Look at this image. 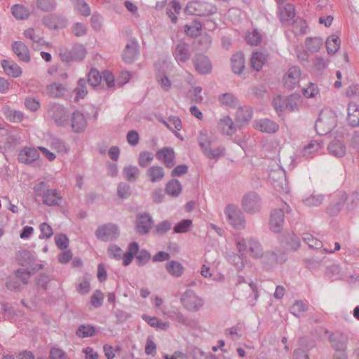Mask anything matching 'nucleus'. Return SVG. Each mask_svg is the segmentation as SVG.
Listing matches in <instances>:
<instances>
[{
    "label": "nucleus",
    "instance_id": "obj_1",
    "mask_svg": "<svg viewBox=\"0 0 359 359\" xmlns=\"http://www.w3.org/2000/svg\"><path fill=\"white\" fill-rule=\"evenodd\" d=\"M336 116L331 110L321 111L316 122V130L319 135H325L330 133L336 126Z\"/></svg>",
    "mask_w": 359,
    "mask_h": 359
},
{
    "label": "nucleus",
    "instance_id": "obj_2",
    "mask_svg": "<svg viewBox=\"0 0 359 359\" xmlns=\"http://www.w3.org/2000/svg\"><path fill=\"white\" fill-rule=\"evenodd\" d=\"M217 12V8L212 4L203 1L189 2L185 8V13L198 16H208Z\"/></svg>",
    "mask_w": 359,
    "mask_h": 359
},
{
    "label": "nucleus",
    "instance_id": "obj_3",
    "mask_svg": "<svg viewBox=\"0 0 359 359\" xmlns=\"http://www.w3.org/2000/svg\"><path fill=\"white\" fill-rule=\"evenodd\" d=\"M47 112L48 116L57 126H65L69 122V113L62 104L50 103Z\"/></svg>",
    "mask_w": 359,
    "mask_h": 359
},
{
    "label": "nucleus",
    "instance_id": "obj_4",
    "mask_svg": "<svg viewBox=\"0 0 359 359\" xmlns=\"http://www.w3.org/2000/svg\"><path fill=\"white\" fill-rule=\"evenodd\" d=\"M290 212L291 208L286 203H284L282 208L273 210L269 219L270 229L274 233H279L283 226L285 212Z\"/></svg>",
    "mask_w": 359,
    "mask_h": 359
},
{
    "label": "nucleus",
    "instance_id": "obj_5",
    "mask_svg": "<svg viewBox=\"0 0 359 359\" xmlns=\"http://www.w3.org/2000/svg\"><path fill=\"white\" fill-rule=\"evenodd\" d=\"M180 302L188 311L196 312L203 305V300L191 290H187L181 296Z\"/></svg>",
    "mask_w": 359,
    "mask_h": 359
},
{
    "label": "nucleus",
    "instance_id": "obj_6",
    "mask_svg": "<svg viewBox=\"0 0 359 359\" xmlns=\"http://www.w3.org/2000/svg\"><path fill=\"white\" fill-rule=\"evenodd\" d=\"M224 213L227 217L229 224L234 228L238 229L245 228V219L244 215L236 205H228L224 210Z\"/></svg>",
    "mask_w": 359,
    "mask_h": 359
},
{
    "label": "nucleus",
    "instance_id": "obj_7",
    "mask_svg": "<svg viewBox=\"0 0 359 359\" xmlns=\"http://www.w3.org/2000/svg\"><path fill=\"white\" fill-rule=\"evenodd\" d=\"M198 142L204 154L208 158L217 160L220 156L224 155V148L221 147L214 149L210 148L212 142L206 134L201 133L198 137Z\"/></svg>",
    "mask_w": 359,
    "mask_h": 359
},
{
    "label": "nucleus",
    "instance_id": "obj_8",
    "mask_svg": "<svg viewBox=\"0 0 359 359\" xmlns=\"http://www.w3.org/2000/svg\"><path fill=\"white\" fill-rule=\"evenodd\" d=\"M269 180L273 188L280 193H287L289 191L286 180L285 171L280 168L271 170L269 175Z\"/></svg>",
    "mask_w": 359,
    "mask_h": 359
},
{
    "label": "nucleus",
    "instance_id": "obj_9",
    "mask_svg": "<svg viewBox=\"0 0 359 359\" xmlns=\"http://www.w3.org/2000/svg\"><path fill=\"white\" fill-rule=\"evenodd\" d=\"M261 198L255 191H250L243 196L241 205L244 211L248 214L258 212L261 208Z\"/></svg>",
    "mask_w": 359,
    "mask_h": 359
},
{
    "label": "nucleus",
    "instance_id": "obj_10",
    "mask_svg": "<svg viewBox=\"0 0 359 359\" xmlns=\"http://www.w3.org/2000/svg\"><path fill=\"white\" fill-rule=\"evenodd\" d=\"M95 236L100 241L104 242L111 241L119 236L118 227L112 223L102 225L95 231Z\"/></svg>",
    "mask_w": 359,
    "mask_h": 359
},
{
    "label": "nucleus",
    "instance_id": "obj_11",
    "mask_svg": "<svg viewBox=\"0 0 359 359\" xmlns=\"http://www.w3.org/2000/svg\"><path fill=\"white\" fill-rule=\"evenodd\" d=\"M153 224V219L149 213L143 212L137 215L135 230L139 235L147 234L150 231Z\"/></svg>",
    "mask_w": 359,
    "mask_h": 359
},
{
    "label": "nucleus",
    "instance_id": "obj_12",
    "mask_svg": "<svg viewBox=\"0 0 359 359\" xmlns=\"http://www.w3.org/2000/svg\"><path fill=\"white\" fill-rule=\"evenodd\" d=\"M138 54V43L135 39H133L126 45L122 54V58L126 63L131 64L136 60Z\"/></svg>",
    "mask_w": 359,
    "mask_h": 359
},
{
    "label": "nucleus",
    "instance_id": "obj_13",
    "mask_svg": "<svg viewBox=\"0 0 359 359\" xmlns=\"http://www.w3.org/2000/svg\"><path fill=\"white\" fill-rule=\"evenodd\" d=\"M260 258L262 259V264H264L267 269L278 263L281 264L284 262L286 259L283 252H278L276 253L273 251H267L265 253L263 252V255Z\"/></svg>",
    "mask_w": 359,
    "mask_h": 359
},
{
    "label": "nucleus",
    "instance_id": "obj_14",
    "mask_svg": "<svg viewBox=\"0 0 359 359\" xmlns=\"http://www.w3.org/2000/svg\"><path fill=\"white\" fill-rule=\"evenodd\" d=\"M300 76V68L297 66L292 67L284 77V86L289 89L294 88L299 84Z\"/></svg>",
    "mask_w": 359,
    "mask_h": 359
},
{
    "label": "nucleus",
    "instance_id": "obj_15",
    "mask_svg": "<svg viewBox=\"0 0 359 359\" xmlns=\"http://www.w3.org/2000/svg\"><path fill=\"white\" fill-rule=\"evenodd\" d=\"M278 15L283 24L291 25L294 20L295 9L292 4H286L278 7Z\"/></svg>",
    "mask_w": 359,
    "mask_h": 359
},
{
    "label": "nucleus",
    "instance_id": "obj_16",
    "mask_svg": "<svg viewBox=\"0 0 359 359\" xmlns=\"http://www.w3.org/2000/svg\"><path fill=\"white\" fill-rule=\"evenodd\" d=\"M196 70L201 74H210L212 71V64L207 56L198 55L193 59Z\"/></svg>",
    "mask_w": 359,
    "mask_h": 359
},
{
    "label": "nucleus",
    "instance_id": "obj_17",
    "mask_svg": "<svg viewBox=\"0 0 359 359\" xmlns=\"http://www.w3.org/2000/svg\"><path fill=\"white\" fill-rule=\"evenodd\" d=\"M173 55L178 62L184 63L188 61L191 57L189 45L184 41H179L175 46Z\"/></svg>",
    "mask_w": 359,
    "mask_h": 359
},
{
    "label": "nucleus",
    "instance_id": "obj_18",
    "mask_svg": "<svg viewBox=\"0 0 359 359\" xmlns=\"http://www.w3.org/2000/svg\"><path fill=\"white\" fill-rule=\"evenodd\" d=\"M331 346L334 350H346L348 337L341 332L332 333L329 337Z\"/></svg>",
    "mask_w": 359,
    "mask_h": 359
},
{
    "label": "nucleus",
    "instance_id": "obj_19",
    "mask_svg": "<svg viewBox=\"0 0 359 359\" xmlns=\"http://www.w3.org/2000/svg\"><path fill=\"white\" fill-rule=\"evenodd\" d=\"M156 157L159 161H163L168 168H172L175 164V152L172 148L163 147L159 149L156 154Z\"/></svg>",
    "mask_w": 359,
    "mask_h": 359
},
{
    "label": "nucleus",
    "instance_id": "obj_20",
    "mask_svg": "<svg viewBox=\"0 0 359 359\" xmlns=\"http://www.w3.org/2000/svg\"><path fill=\"white\" fill-rule=\"evenodd\" d=\"M71 126L74 133H79L84 131L87 126V121L84 115L78 110L74 111L71 117Z\"/></svg>",
    "mask_w": 359,
    "mask_h": 359
},
{
    "label": "nucleus",
    "instance_id": "obj_21",
    "mask_svg": "<svg viewBox=\"0 0 359 359\" xmlns=\"http://www.w3.org/2000/svg\"><path fill=\"white\" fill-rule=\"evenodd\" d=\"M279 240L287 250H297L300 246L299 238L293 233H285L280 236Z\"/></svg>",
    "mask_w": 359,
    "mask_h": 359
},
{
    "label": "nucleus",
    "instance_id": "obj_22",
    "mask_svg": "<svg viewBox=\"0 0 359 359\" xmlns=\"http://www.w3.org/2000/svg\"><path fill=\"white\" fill-rule=\"evenodd\" d=\"M39 157V151L34 148L25 147L18 154V161L25 164H31Z\"/></svg>",
    "mask_w": 359,
    "mask_h": 359
},
{
    "label": "nucleus",
    "instance_id": "obj_23",
    "mask_svg": "<svg viewBox=\"0 0 359 359\" xmlns=\"http://www.w3.org/2000/svg\"><path fill=\"white\" fill-rule=\"evenodd\" d=\"M255 129L259 130L263 133H273L278 131L279 126L269 118L261 119L254 123Z\"/></svg>",
    "mask_w": 359,
    "mask_h": 359
},
{
    "label": "nucleus",
    "instance_id": "obj_24",
    "mask_svg": "<svg viewBox=\"0 0 359 359\" xmlns=\"http://www.w3.org/2000/svg\"><path fill=\"white\" fill-rule=\"evenodd\" d=\"M43 203L48 206H59L62 202V196L55 189H48L43 194Z\"/></svg>",
    "mask_w": 359,
    "mask_h": 359
},
{
    "label": "nucleus",
    "instance_id": "obj_25",
    "mask_svg": "<svg viewBox=\"0 0 359 359\" xmlns=\"http://www.w3.org/2000/svg\"><path fill=\"white\" fill-rule=\"evenodd\" d=\"M12 48L13 52L21 61L29 62L30 60V55L28 48L22 41L13 42Z\"/></svg>",
    "mask_w": 359,
    "mask_h": 359
},
{
    "label": "nucleus",
    "instance_id": "obj_26",
    "mask_svg": "<svg viewBox=\"0 0 359 359\" xmlns=\"http://www.w3.org/2000/svg\"><path fill=\"white\" fill-rule=\"evenodd\" d=\"M218 127L222 134L228 136L233 135L236 131V128L232 119L228 116L223 117L219 121Z\"/></svg>",
    "mask_w": 359,
    "mask_h": 359
},
{
    "label": "nucleus",
    "instance_id": "obj_27",
    "mask_svg": "<svg viewBox=\"0 0 359 359\" xmlns=\"http://www.w3.org/2000/svg\"><path fill=\"white\" fill-rule=\"evenodd\" d=\"M2 112L10 122L20 123L24 118V114L22 111L13 109L8 105L2 107Z\"/></svg>",
    "mask_w": 359,
    "mask_h": 359
},
{
    "label": "nucleus",
    "instance_id": "obj_28",
    "mask_svg": "<svg viewBox=\"0 0 359 359\" xmlns=\"http://www.w3.org/2000/svg\"><path fill=\"white\" fill-rule=\"evenodd\" d=\"M1 66L4 72L12 77L17 78L22 74L21 68L13 61L3 60L1 61Z\"/></svg>",
    "mask_w": 359,
    "mask_h": 359
},
{
    "label": "nucleus",
    "instance_id": "obj_29",
    "mask_svg": "<svg viewBox=\"0 0 359 359\" xmlns=\"http://www.w3.org/2000/svg\"><path fill=\"white\" fill-rule=\"evenodd\" d=\"M347 120L353 127L359 126V107L355 103H349L348 106Z\"/></svg>",
    "mask_w": 359,
    "mask_h": 359
},
{
    "label": "nucleus",
    "instance_id": "obj_30",
    "mask_svg": "<svg viewBox=\"0 0 359 359\" xmlns=\"http://www.w3.org/2000/svg\"><path fill=\"white\" fill-rule=\"evenodd\" d=\"M122 173L127 181L135 182L139 178L140 170L136 165H128L123 168Z\"/></svg>",
    "mask_w": 359,
    "mask_h": 359
},
{
    "label": "nucleus",
    "instance_id": "obj_31",
    "mask_svg": "<svg viewBox=\"0 0 359 359\" xmlns=\"http://www.w3.org/2000/svg\"><path fill=\"white\" fill-rule=\"evenodd\" d=\"M165 269L170 275L176 278L180 277L184 271L182 264L175 260H172L166 263Z\"/></svg>",
    "mask_w": 359,
    "mask_h": 359
},
{
    "label": "nucleus",
    "instance_id": "obj_32",
    "mask_svg": "<svg viewBox=\"0 0 359 359\" xmlns=\"http://www.w3.org/2000/svg\"><path fill=\"white\" fill-rule=\"evenodd\" d=\"M236 121L242 126L249 122L252 116V110L250 107H238L236 111Z\"/></svg>",
    "mask_w": 359,
    "mask_h": 359
},
{
    "label": "nucleus",
    "instance_id": "obj_33",
    "mask_svg": "<svg viewBox=\"0 0 359 359\" xmlns=\"http://www.w3.org/2000/svg\"><path fill=\"white\" fill-rule=\"evenodd\" d=\"M245 67V58L242 53H237L231 57V68L235 74H240Z\"/></svg>",
    "mask_w": 359,
    "mask_h": 359
},
{
    "label": "nucleus",
    "instance_id": "obj_34",
    "mask_svg": "<svg viewBox=\"0 0 359 359\" xmlns=\"http://www.w3.org/2000/svg\"><path fill=\"white\" fill-rule=\"evenodd\" d=\"M139 252V245L137 242H132L129 244L128 250L122 255L123 264L124 266H128L135 257V255Z\"/></svg>",
    "mask_w": 359,
    "mask_h": 359
},
{
    "label": "nucleus",
    "instance_id": "obj_35",
    "mask_svg": "<svg viewBox=\"0 0 359 359\" xmlns=\"http://www.w3.org/2000/svg\"><path fill=\"white\" fill-rule=\"evenodd\" d=\"M147 175L149 180L154 183L161 181L164 178L165 172L161 166L153 165L147 170Z\"/></svg>",
    "mask_w": 359,
    "mask_h": 359
},
{
    "label": "nucleus",
    "instance_id": "obj_36",
    "mask_svg": "<svg viewBox=\"0 0 359 359\" xmlns=\"http://www.w3.org/2000/svg\"><path fill=\"white\" fill-rule=\"evenodd\" d=\"M327 149L330 154L341 158L346 154V147L339 140H333L328 146Z\"/></svg>",
    "mask_w": 359,
    "mask_h": 359
},
{
    "label": "nucleus",
    "instance_id": "obj_37",
    "mask_svg": "<svg viewBox=\"0 0 359 359\" xmlns=\"http://www.w3.org/2000/svg\"><path fill=\"white\" fill-rule=\"evenodd\" d=\"M167 316L170 320L176 321L182 325L190 327L194 325V321L192 320L189 319L187 316H184L179 311H169L168 312Z\"/></svg>",
    "mask_w": 359,
    "mask_h": 359
},
{
    "label": "nucleus",
    "instance_id": "obj_38",
    "mask_svg": "<svg viewBox=\"0 0 359 359\" xmlns=\"http://www.w3.org/2000/svg\"><path fill=\"white\" fill-rule=\"evenodd\" d=\"M266 61V55L261 52H255L252 53L250 64L252 68L259 72L262 69L264 64Z\"/></svg>",
    "mask_w": 359,
    "mask_h": 359
},
{
    "label": "nucleus",
    "instance_id": "obj_39",
    "mask_svg": "<svg viewBox=\"0 0 359 359\" xmlns=\"http://www.w3.org/2000/svg\"><path fill=\"white\" fill-rule=\"evenodd\" d=\"M219 100L221 103L229 107L236 108L239 106V101L237 97L230 93L222 94L219 97Z\"/></svg>",
    "mask_w": 359,
    "mask_h": 359
},
{
    "label": "nucleus",
    "instance_id": "obj_40",
    "mask_svg": "<svg viewBox=\"0 0 359 359\" xmlns=\"http://www.w3.org/2000/svg\"><path fill=\"white\" fill-rule=\"evenodd\" d=\"M346 199L347 196L346 194L341 195L337 201L333 202L327 207V212L332 216L337 215L341 210Z\"/></svg>",
    "mask_w": 359,
    "mask_h": 359
},
{
    "label": "nucleus",
    "instance_id": "obj_41",
    "mask_svg": "<svg viewBox=\"0 0 359 359\" xmlns=\"http://www.w3.org/2000/svg\"><path fill=\"white\" fill-rule=\"evenodd\" d=\"M24 35L27 39H30L33 42L34 48H36L39 46H43L45 44L43 38L36 34L34 29L32 28L26 29L24 32Z\"/></svg>",
    "mask_w": 359,
    "mask_h": 359
},
{
    "label": "nucleus",
    "instance_id": "obj_42",
    "mask_svg": "<svg viewBox=\"0 0 359 359\" xmlns=\"http://www.w3.org/2000/svg\"><path fill=\"white\" fill-rule=\"evenodd\" d=\"M182 191V185L179 180L173 179L169 181L165 187L167 194L173 197L178 196Z\"/></svg>",
    "mask_w": 359,
    "mask_h": 359
},
{
    "label": "nucleus",
    "instance_id": "obj_43",
    "mask_svg": "<svg viewBox=\"0 0 359 359\" xmlns=\"http://www.w3.org/2000/svg\"><path fill=\"white\" fill-rule=\"evenodd\" d=\"M248 249L250 255L255 259H258L263 255V249L260 243L255 239L250 238L248 241Z\"/></svg>",
    "mask_w": 359,
    "mask_h": 359
},
{
    "label": "nucleus",
    "instance_id": "obj_44",
    "mask_svg": "<svg viewBox=\"0 0 359 359\" xmlns=\"http://www.w3.org/2000/svg\"><path fill=\"white\" fill-rule=\"evenodd\" d=\"M340 47V40L337 36L331 35L326 41V48L327 53L334 54Z\"/></svg>",
    "mask_w": 359,
    "mask_h": 359
},
{
    "label": "nucleus",
    "instance_id": "obj_45",
    "mask_svg": "<svg viewBox=\"0 0 359 359\" xmlns=\"http://www.w3.org/2000/svg\"><path fill=\"white\" fill-rule=\"evenodd\" d=\"M324 200L323 194H311L310 196L302 200L304 205L310 208L318 207L320 205Z\"/></svg>",
    "mask_w": 359,
    "mask_h": 359
},
{
    "label": "nucleus",
    "instance_id": "obj_46",
    "mask_svg": "<svg viewBox=\"0 0 359 359\" xmlns=\"http://www.w3.org/2000/svg\"><path fill=\"white\" fill-rule=\"evenodd\" d=\"M11 11L13 16L18 20L26 19L29 15V10L22 5L15 4L13 6Z\"/></svg>",
    "mask_w": 359,
    "mask_h": 359
},
{
    "label": "nucleus",
    "instance_id": "obj_47",
    "mask_svg": "<svg viewBox=\"0 0 359 359\" xmlns=\"http://www.w3.org/2000/svg\"><path fill=\"white\" fill-rule=\"evenodd\" d=\"M321 143L312 140L308 145L305 146L303 149V156L306 158H311L312 154L318 151L321 148Z\"/></svg>",
    "mask_w": 359,
    "mask_h": 359
},
{
    "label": "nucleus",
    "instance_id": "obj_48",
    "mask_svg": "<svg viewBox=\"0 0 359 359\" xmlns=\"http://www.w3.org/2000/svg\"><path fill=\"white\" fill-rule=\"evenodd\" d=\"M306 48L311 53H316L323 45V40L320 38H307L305 41Z\"/></svg>",
    "mask_w": 359,
    "mask_h": 359
},
{
    "label": "nucleus",
    "instance_id": "obj_49",
    "mask_svg": "<svg viewBox=\"0 0 359 359\" xmlns=\"http://www.w3.org/2000/svg\"><path fill=\"white\" fill-rule=\"evenodd\" d=\"M75 8L83 16L90 15V9L88 4L84 0H70Z\"/></svg>",
    "mask_w": 359,
    "mask_h": 359
},
{
    "label": "nucleus",
    "instance_id": "obj_50",
    "mask_svg": "<svg viewBox=\"0 0 359 359\" xmlns=\"http://www.w3.org/2000/svg\"><path fill=\"white\" fill-rule=\"evenodd\" d=\"M302 238L303 241L308 244L310 248L318 250L323 247V243L309 233H304Z\"/></svg>",
    "mask_w": 359,
    "mask_h": 359
},
{
    "label": "nucleus",
    "instance_id": "obj_51",
    "mask_svg": "<svg viewBox=\"0 0 359 359\" xmlns=\"http://www.w3.org/2000/svg\"><path fill=\"white\" fill-rule=\"evenodd\" d=\"M48 90L52 97H60L65 94L66 89L62 84L53 83L48 86Z\"/></svg>",
    "mask_w": 359,
    "mask_h": 359
},
{
    "label": "nucleus",
    "instance_id": "obj_52",
    "mask_svg": "<svg viewBox=\"0 0 359 359\" xmlns=\"http://www.w3.org/2000/svg\"><path fill=\"white\" fill-rule=\"evenodd\" d=\"M154 154L151 152L144 151L140 152L138 158V164L142 168L147 167L153 161Z\"/></svg>",
    "mask_w": 359,
    "mask_h": 359
},
{
    "label": "nucleus",
    "instance_id": "obj_53",
    "mask_svg": "<svg viewBox=\"0 0 359 359\" xmlns=\"http://www.w3.org/2000/svg\"><path fill=\"white\" fill-rule=\"evenodd\" d=\"M36 4L39 9L45 12L53 11L56 7L55 0H36Z\"/></svg>",
    "mask_w": 359,
    "mask_h": 359
},
{
    "label": "nucleus",
    "instance_id": "obj_54",
    "mask_svg": "<svg viewBox=\"0 0 359 359\" xmlns=\"http://www.w3.org/2000/svg\"><path fill=\"white\" fill-rule=\"evenodd\" d=\"M88 83L93 87L97 86L100 83L102 79L100 72L95 68H92L90 70L88 74Z\"/></svg>",
    "mask_w": 359,
    "mask_h": 359
},
{
    "label": "nucleus",
    "instance_id": "obj_55",
    "mask_svg": "<svg viewBox=\"0 0 359 359\" xmlns=\"http://www.w3.org/2000/svg\"><path fill=\"white\" fill-rule=\"evenodd\" d=\"M300 98L301 97L298 94H293L285 98V109L290 111H294L297 109Z\"/></svg>",
    "mask_w": 359,
    "mask_h": 359
},
{
    "label": "nucleus",
    "instance_id": "obj_56",
    "mask_svg": "<svg viewBox=\"0 0 359 359\" xmlns=\"http://www.w3.org/2000/svg\"><path fill=\"white\" fill-rule=\"evenodd\" d=\"M95 331V327L92 325H81L77 329L76 334L79 337L84 338L93 336Z\"/></svg>",
    "mask_w": 359,
    "mask_h": 359
},
{
    "label": "nucleus",
    "instance_id": "obj_57",
    "mask_svg": "<svg viewBox=\"0 0 359 359\" xmlns=\"http://www.w3.org/2000/svg\"><path fill=\"white\" fill-rule=\"evenodd\" d=\"M76 97L75 100H78L80 98H83L88 91L86 88V82L84 79H80L77 83V87L75 89Z\"/></svg>",
    "mask_w": 359,
    "mask_h": 359
},
{
    "label": "nucleus",
    "instance_id": "obj_58",
    "mask_svg": "<svg viewBox=\"0 0 359 359\" xmlns=\"http://www.w3.org/2000/svg\"><path fill=\"white\" fill-rule=\"evenodd\" d=\"M308 306L302 301H296L290 307V313L297 317L307 311Z\"/></svg>",
    "mask_w": 359,
    "mask_h": 359
},
{
    "label": "nucleus",
    "instance_id": "obj_59",
    "mask_svg": "<svg viewBox=\"0 0 359 359\" xmlns=\"http://www.w3.org/2000/svg\"><path fill=\"white\" fill-rule=\"evenodd\" d=\"M71 53L74 61H80L85 57L86 49L83 46L78 45L71 49Z\"/></svg>",
    "mask_w": 359,
    "mask_h": 359
},
{
    "label": "nucleus",
    "instance_id": "obj_60",
    "mask_svg": "<svg viewBox=\"0 0 359 359\" xmlns=\"http://www.w3.org/2000/svg\"><path fill=\"white\" fill-rule=\"evenodd\" d=\"M21 283L15 275L10 276L6 278V287L11 291L18 290L21 288Z\"/></svg>",
    "mask_w": 359,
    "mask_h": 359
},
{
    "label": "nucleus",
    "instance_id": "obj_61",
    "mask_svg": "<svg viewBox=\"0 0 359 359\" xmlns=\"http://www.w3.org/2000/svg\"><path fill=\"white\" fill-rule=\"evenodd\" d=\"M172 226V223L168 220L163 221L158 223L155 228L154 233L158 236H163L168 232Z\"/></svg>",
    "mask_w": 359,
    "mask_h": 359
},
{
    "label": "nucleus",
    "instance_id": "obj_62",
    "mask_svg": "<svg viewBox=\"0 0 359 359\" xmlns=\"http://www.w3.org/2000/svg\"><path fill=\"white\" fill-rule=\"evenodd\" d=\"M192 224L191 219H183L175 224L173 229V232L175 233H185L189 231Z\"/></svg>",
    "mask_w": 359,
    "mask_h": 359
},
{
    "label": "nucleus",
    "instance_id": "obj_63",
    "mask_svg": "<svg viewBox=\"0 0 359 359\" xmlns=\"http://www.w3.org/2000/svg\"><path fill=\"white\" fill-rule=\"evenodd\" d=\"M202 28V25L197 20H194L190 25L185 26V31L187 34L191 36H196Z\"/></svg>",
    "mask_w": 359,
    "mask_h": 359
},
{
    "label": "nucleus",
    "instance_id": "obj_64",
    "mask_svg": "<svg viewBox=\"0 0 359 359\" xmlns=\"http://www.w3.org/2000/svg\"><path fill=\"white\" fill-rule=\"evenodd\" d=\"M16 259L20 265L25 266L32 261V255L27 250L18 251L16 254Z\"/></svg>",
    "mask_w": 359,
    "mask_h": 359
}]
</instances>
